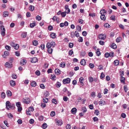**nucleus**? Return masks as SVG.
Wrapping results in <instances>:
<instances>
[{
  "instance_id": "1",
  "label": "nucleus",
  "mask_w": 129,
  "mask_h": 129,
  "mask_svg": "<svg viewBox=\"0 0 129 129\" xmlns=\"http://www.w3.org/2000/svg\"><path fill=\"white\" fill-rule=\"evenodd\" d=\"M56 44L54 41H52L51 43H48L47 44L46 47L53 48L55 46Z\"/></svg>"
},
{
  "instance_id": "2",
  "label": "nucleus",
  "mask_w": 129,
  "mask_h": 129,
  "mask_svg": "<svg viewBox=\"0 0 129 129\" xmlns=\"http://www.w3.org/2000/svg\"><path fill=\"white\" fill-rule=\"evenodd\" d=\"M98 38L99 39L105 40L106 38V35L105 34H101L98 36Z\"/></svg>"
},
{
  "instance_id": "3",
  "label": "nucleus",
  "mask_w": 129,
  "mask_h": 129,
  "mask_svg": "<svg viewBox=\"0 0 129 129\" xmlns=\"http://www.w3.org/2000/svg\"><path fill=\"white\" fill-rule=\"evenodd\" d=\"M1 30V34L3 37H4L5 34V29L4 26H2L0 28Z\"/></svg>"
},
{
  "instance_id": "4",
  "label": "nucleus",
  "mask_w": 129,
  "mask_h": 129,
  "mask_svg": "<svg viewBox=\"0 0 129 129\" xmlns=\"http://www.w3.org/2000/svg\"><path fill=\"white\" fill-rule=\"evenodd\" d=\"M5 66L6 67L11 68L12 67V64L11 62H7L5 63Z\"/></svg>"
},
{
  "instance_id": "5",
  "label": "nucleus",
  "mask_w": 129,
  "mask_h": 129,
  "mask_svg": "<svg viewBox=\"0 0 129 129\" xmlns=\"http://www.w3.org/2000/svg\"><path fill=\"white\" fill-rule=\"evenodd\" d=\"M22 101L23 103L27 104H29L30 102L29 98H26L25 99H23L22 100Z\"/></svg>"
},
{
  "instance_id": "6",
  "label": "nucleus",
  "mask_w": 129,
  "mask_h": 129,
  "mask_svg": "<svg viewBox=\"0 0 129 129\" xmlns=\"http://www.w3.org/2000/svg\"><path fill=\"white\" fill-rule=\"evenodd\" d=\"M71 80L69 78H67L63 80V82L64 84H66L67 83H69L70 82Z\"/></svg>"
},
{
  "instance_id": "7",
  "label": "nucleus",
  "mask_w": 129,
  "mask_h": 129,
  "mask_svg": "<svg viewBox=\"0 0 129 129\" xmlns=\"http://www.w3.org/2000/svg\"><path fill=\"white\" fill-rule=\"evenodd\" d=\"M68 6L67 5H66L64 6V8L66 9L65 12L67 13V14H69L70 12V10L68 8Z\"/></svg>"
},
{
  "instance_id": "8",
  "label": "nucleus",
  "mask_w": 129,
  "mask_h": 129,
  "mask_svg": "<svg viewBox=\"0 0 129 129\" xmlns=\"http://www.w3.org/2000/svg\"><path fill=\"white\" fill-rule=\"evenodd\" d=\"M9 55V52L7 51H6L4 52V55H2V56L4 58H6V56H8Z\"/></svg>"
},
{
  "instance_id": "9",
  "label": "nucleus",
  "mask_w": 129,
  "mask_h": 129,
  "mask_svg": "<svg viewBox=\"0 0 129 129\" xmlns=\"http://www.w3.org/2000/svg\"><path fill=\"white\" fill-rule=\"evenodd\" d=\"M6 106L7 109L9 110V108H10V106L11 105L9 101H7L6 102Z\"/></svg>"
},
{
  "instance_id": "10",
  "label": "nucleus",
  "mask_w": 129,
  "mask_h": 129,
  "mask_svg": "<svg viewBox=\"0 0 129 129\" xmlns=\"http://www.w3.org/2000/svg\"><path fill=\"white\" fill-rule=\"evenodd\" d=\"M38 61V59L36 57H34L32 58L31 60V62L32 63H35Z\"/></svg>"
},
{
  "instance_id": "11",
  "label": "nucleus",
  "mask_w": 129,
  "mask_h": 129,
  "mask_svg": "<svg viewBox=\"0 0 129 129\" xmlns=\"http://www.w3.org/2000/svg\"><path fill=\"white\" fill-rule=\"evenodd\" d=\"M55 73L56 74L59 75L60 74V71L58 69H56L55 70Z\"/></svg>"
},
{
  "instance_id": "12",
  "label": "nucleus",
  "mask_w": 129,
  "mask_h": 129,
  "mask_svg": "<svg viewBox=\"0 0 129 129\" xmlns=\"http://www.w3.org/2000/svg\"><path fill=\"white\" fill-rule=\"evenodd\" d=\"M26 63V60L24 59H22L20 62L21 65H23L25 64Z\"/></svg>"
},
{
  "instance_id": "13",
  "label": "nucleus",
  "mask_w": 129,
  "mask_h": 129,
  "mask_svg": "<svg viewBox=\"0 0 129 129\" xmlns=\"http://www.w3.org/2000/svg\"><path fill=\"white\" fill-rule=\"evenodd\" d=\"M10 84L12 86H14L16 85L15 81L13 80H11L10 81Z\"/></svg>"
},
{
  "instance_id": "14",
  "label": "nucleus",
  "mask_w": 129,
  "mask_h": 129,
  "mask_svg": "<svg viewBox=\"0 0 129 129\" xmlns=\"http://www.w3.org/2000/svg\"><path fill=\"white\" fill-rule=\"evenodd\" d=\"M107 11L105 9H103L101 10L100 13L101 15H105V14L107 13Z\"/></svg>"
},
{
  "instance_id": "15",
  "label": "nucleus",
  "mask_w": 129,
  "mask_h": 129,
  "mask_svg": "<svg viewBox=\"0 0 129 129\" xmlns=\"http://www.w3.org/2000/svg\"><path fill=\"white\" fill-rule=\"evenodd\" d=\"M29 10L30 11H33L34 10L35 7L32 5H30L29 7Z\"/></svg>"
},
{
  "instance_id": "16",
  "label": "nucleus",
  "mask_w": 129,
  "mask_h": 129,
  "mask_svg": "<svg viewBox=\"0 0 129 129\" xmlns=\"http://www.w3.org/2000/svg\"><path fill=\"white\" fill-rule=\"evenodd\" d=\"M7 96L9 97L11 96L12 95V92L10 91L9 90L7 91Z\"/></svg>"
},
{
  "instance_id": "17",
  "label": "nucleus",
  "mask_w": 129,
  "mask_h": 129,
  "mask_svg": "<svg viewBox=\"0 0 129 129\" xmlns=\"http://www.w3.org/2000/svg\"><path fill=\"white\" fill-rule=\"evenodd\" d=\"M76 111L77 109L76 108H74L72 109L71 112L72 114H74L76 113Z\"/></svg>"
},
{
  "instance_id": "18",
  "label": "nucleus",
  "mask_w": 129,
  "mask_h": 129,
  "mask_svg": "<svg viewBox=\"0 0 129 129\" xmlns=\"http://www.w3.org/2000/svg\"><path fill=\"white\" fill-rule=\"evenodd\" d=\"M48 48V52L50 54H51L52 53L53 51V48H52L50 47H47Z\"/></svg>"
},
{
  "instance_id": "19",
  "label": "nucleus",
  "mask_w": 129,
  "mask_h": 129,
  "mask_svg": "<svg viewBox=\"0 0 129 129\" xmlns=\"http://www.w3.org/2000/svg\"><path fill=\"white\" fill-rule=\"evenodd\" d=\"M56 123L57 125H61L62 124V121L61 120H58L57 121Z\"/></svg>"
},
{
  "instance_id": "20",
  "label": "nucleus",
  "mask_w": 129,
  "mask_h": 129,
  "mask_svg": "<svg viewBox=\"0 0 129 129\" xmlns=\"http://www.w3.org/2000/svg\"><path fill=\"white\" fill-rule=\"evenodd\" d=\"M9 13L7 11H6L4 12L3 13V16L4 17H6L8 16L9 15Z\"/></svg>"
},
{
  "instance_id": "21",
  "label": "nucleus",
  "mask_w": 129,
  "mask_h": 129,
  "mask_svg": "<svg viewBox=\"0 0 129 129\" xmlns=\"http://www.w3.org/2000/svg\"><path fill=\"white\" fill-rule=\"evenodd\" d=\"M50 37L53 39L55 38L56 35L54 33H52L50 35Z\"/></svg>"
},
{
  "instance_id": "22",
  "label": "nucleus",
  "mask_w": 129,
  "mask_h": 129,
  "mask_svg": "<svg viewBox=\"0 0 129 129\" xmlns=\"http://www.w3.org/2000/svg\"><path fill=\"white\" fill-rule=\"evenodd\" d=\"M65 66V63L64 62H62L60 64L59 66L62 68H64Z\"/></svg>"
},
{
  "instance_id": "23",
  "label": "nucleus",
  "mask_w": 129,
  "mask_h": 129,
  "mask_svg": "<svg viewBox=\"0 0 129 129\" xmlns=\"http://www.w3.org/2000/svg\"><path fill=\"white\" fill-rule=\"evenodd\" d=\"M86 62L85 60L84 59H82L80 62V63L81 65L84 66Z\"/></svg>"
},
{
  "instance_id": "24",
  "label": "nucleus",
  "mask_w": 129,
  "mask_h": 129,
  "mask_svg": "<svg viewBox=\"0 0 129 129\" xmlns=\"http://www.w3.org/2000/svg\"><path fill=\"white\" fill-rule=\"evenodd\" d=\"M119 61L118 60H116L114 61V64L115 66H118L119 63Z\"/></svg>"
},
{
  "instance_id": "25",
  "label": "nucleus",
  "mask_w": 129,
  "mask_h": 129,
  "mask_svg": "<svg viewBox=\"0 0 129 129\" xmlns=\"http://www.w3.org/2000/svg\"><path fill=\"white\" fill-rule=\"evenodd\" d=\"M27 33L26 32H24L21 34L22 37L23 38H25L27 36Z\"/></svg>"
},
{
  "instance_id": "26",
  "label": "nucleus",
  "mask_w": 129,
  "mask_h": 129,
  "mask_svg": "<svg viewBox=\"0 0 129 129\" xmlns=\"http://www.w3.org/2000/svg\"><path fill=\"white\" fill-rule=\"evenodd\" d=\"M36 85L37 83L34 81L32 82L31 84V85L32 87H35L36 86Z\"/></svg>"
},
{
  "instance_id": "27",
  "label": "nucleus",
  "mask_w": 129,
  "mask_h": 129,
  "mask_svg": "<svg viewBox=\"0 0 129 129\" xmlns=\"http://www.w3.org/2000/svg\"><path fill=\"white\" fill-rule=\"evenodd\" d=\"M100 17L101 19L104 21H105L106 20V17L105 15H101L100 16Z\"/></svg>"
},
{
  "instance_id": "28",
  "label": "nucleus",
  "mask_w": 129,
  "mask_h": 129,
  "mask_svg": "<svg viewBox=\"0 0 129 129\" xmlns=\"http://www.w3.org/2000/svg\"><path fill=\"white\" fill-rule=\"evenodd\" d=\"M121 77V79L120 80V81L122 83L124 84H125V79L124 77H123L122 76Z\"/></svg>"
},
{
  "instance_id": "29",
  "label": "nucleus",
  "mask_w": 129,
  "mask_h": 129,
  "mask_svg": "<svg viewBox=\"0 0 129 129\" xmlns=\"http://www.w3.org/2000/svg\"><path fill=\"white\" fill-rule=\"evenodd\" d=\"M112 48L114 49H116L117 48V46L114 43H113L111 45Z\"/></svg>"
},
{
  "instance_id": "30",
  "label": "nucleus",
  "mask_w": 129,
  "mask_h": 129,
  "mask_svg": "<svg viewBox=\"0 0 129 129\" xmlns=\"http://www.w3.org/2000/svg\"><path fill=\"white\" fill-rule=\"evenodd\" d=\"M87 109L85 107H83L82 108V111L83 113H85L86 112Z\"/></svg>"
},
{
  "instance_id": "31",
  "label": "nucleus",
  "mask_w": 129,
  "mask_h": 129,
  "mask_svg": "<svg viewBox=\"0 0 129 129\" xmlns=\"http://www.w3.org/2000/svg\"><path fill=\"white\" fill-rule=\"evenodd\" d=\"M33 44L35 46H36L38 44V42L37 40H35L33 41Z\"/></svg>"
},
{
  "instance_id": "32",
  "label": "nucleus",
  "mask_w": 129,
  "mask_h": 129,
  "mask_svg": "<svg viewBox=\"0 0 129 129\" xmlns=\"http://www.w3.org/2000/svg\"><path fill=\"white\" fill-rule=\"evenodd\" d=\"M122 39V38L121 37H119L118 38H117L116 40V42H117L118 43L119 42H120Z\"/></svg>"
},
{
  "instance_id": "33",
  "label": "nucleus",
  "mask_w": 129,
  "mask_h": 129,
  "mask_svg": "<svg viewBox=\"0 0 129 129\" xmlns=\"http://www.w3.org/2000/svg\"><path fill=\"white\" fill-rule=\"evenodd\" d=\"M88 79L90 83L92 82L93 81V79L92 77H89Z\"/></svg>"
},
{
  "instance_id": "34",
  "label": "nucleus",
  "mask_w": 129,
  "mask_h": 129,
  "mask_svg": "<svg viewBox=\"0 0 129 129\" xmlns=\"http://www.w3.org/2000/svg\"><path fill=\"white\" fill-rule=\"evenodd\" d=\"M77 29L79 31H81V27L79 25H77L76 26Z\"/></svg>"
},
{
  "instance_id": "35",
  "label": "nucleus",
  "mask_w": 129,
  "mask_h": 129,
  "mask_svg": "<svg viewBox=\"0 0 129 129\" xmlns=\"http://www.w3.org/2000/svg\"><path fill=\"white\" fill-rule=\"evenodd\" d=\"M47 125L46 123H44L42 125V127L44 129H45L47 127Z\"/></svg>"
},
{
  "instance_id": "36",
  "label": "nucleus",
  "mask_w": 129,
  "mask_h": 129,
  "mask_svg": "<svg viewBox=\"0 0 129 129\" xmlns=\"http://www.w3.org/2000/svg\"><path fill=\"white\" fill-rule=\"evenodd\" d=\"M43 102L47 103L48 101V99L46 98L45 97L43 99Z\"/></svg>"
},
{
  "instance_id": "37",
  "label": "nucleus",
  "mask_w": 129,
  "mask_h": 129,
  "mask_svg": "<svg viewBox=\"0 0 129 129\" xmlns=\"http://www.w3.org/2000/svg\"><path fill=\"white\" fill-rule=\"evenodd\" d=\"M61 85V83L59 82H57L56 84V87L57 88H59Z\"/></svg>"
},
{
  "instance_id": "38",
  "label": "nucleus",
  "mask_w": 129,
  "mask_h": 129,
  "mask_svg": "<svg viewBox=\"0 0 129 129\" xmlns=\"http://www.w3.org/2000/svg\"><path fill=\"white\" fill-rule=\"evenodd\" d=\"M49 92L47 91H46L44 94L45 96V97H47L49 95Z\"/></svg>"
},
{
  "instance_id": "39",
  "label": "nucleus",
  "mask_w": 129,
  "mask_h": 129,
  "mask_svg": "<svg viewBox=\"0 0 129 129\" xmlns=\"http://www.w3.org/2000/svg\"><path fill=\"white\" fill-rule=\"evenodd\" d=\"M36 25L35 23V22H33L32 23H30V26L31 28H33Z\"/></svg>"
},
{
  "instance_id": "40",
  "label": "nucleus",
  "mask_w": 129,
  "mask_h": 129,
  "mask_svg": "<svg viewBox=\"0 0 129 129\" xmlns=\"http://www.w3.org/2000/svg\"><path fill=\"white\" fill-rule=\"evenodd\" d=\"M110 19L111 20L115 21L116 20L115 16L114 15H112L110 17Z\"/></svg>"
},
{
  "instance_id": "41",
  "label": "nucleus",
  "mask_w": 129,
  "mask_h": 129,
  "mask_svg": "<svg viewBox=\"0 0 129 129\" xmlns=\"http://www.w3.org/2000/svg\"><path fill=\"white\" fill-rule=\"evenodd\" d=\"M36 19L38 21H40L41 19V18L39 15H37L36 17Z\"/></svg>"
},
{
  "instance_id": "42",
  "label": "nucleus",
  "mask_w": 129,
  "mask_h": 129,
  "mask_svg": "<svg viewBox=\"0 0 129 129\" xmlns=\"http://www.w3.org/2000/svg\"><path fill=\"white\" fill-rule=\"evenodd\" d=\"M67 13L66 12H62L61 13V14L62 17H64L66 15Z\"/></svg>"
},
{
  "instance_id": "43",
  "label": "nucleus",
  "mask_w": 129,
  "mask_h": 129,
  "mask_svg": "<svg viewBox=\"0 0 129 129\" xmlns=\"http://www.w3.org/2000/svg\"><path fill=\"white\" fill-rule=\"evenodd\" d=\"M1 97L3 99H4L6 97V94L4 92H2L1 94Z\"/></svg>"
},
{
  "instance_id": "44",
  "label": "nucleus",
  "mask_w": 129,
  "mask_h": 129,
  "mask_svg": "<svg viewBox=\"0 0 129 129\" xmlns=\"http://www.w3.org/2000/svg\"><path fill=\"white\" fill-rule=\"evenodd\" d=\"M104 26L106 28H109L110 27V25L108 23H105L104 24Z\"/></svg>"
},
{
  "instance_id": "45",
  "label": "nucleus",
  "mask_w": 129,
  "mask_h": 129,
  "mask_svg": "<svg viewBox=\"0 0 129 129\" xmlns=\"http://www.w3.org/2000/svg\"><path fill=\"white\" fill-rule=\"evenodd\" d=\"M5 48L8 51H10L11 49V47L10 46L7 45L5 46Z\"/></svg>"
},
{
  "instance_id": "46",
  "label": "nucleus",
  "mask_w": 129,
  "mask_h": 129,
  "mask_svg": "<svg viewBox=\"0 0 129 129\" xmlns=\"http://www.w3.org/2000/svg\"><path fill=\"white\" fill-rule=\"evenodd\" d=\"M19 47V46L18 44H16L15 46H14V49L16 50H17L18 49Z\"/></svg>"
},
{
  "instance_id": "47",
  "label": "nucleus",
  "mask_w": 129,
  "mask_h": 129,
  "mask_svg": "<svg viewBox=\"0 0 129 129\" xmlns=\"http://www.w3.org/2000/svg\"><path fill=\"white\" fill-rule=\"evenodd\" d=\"M16 106L17 107H19L21 106V103L20 102H18L16 103Z\"/></svg>"
},
{
  "instance_id": "48",
  "label": "nucleus",
  "mask_w": 129,
  "mask_h": 129,
  "mask_svg": "<svg viewBox=\"0 0 129 129\" xmlns=\"http://www.w3.org/2000/svg\"><path fill=\"white\" fill-rule=\"evenodd\" d=\"M52 20L54 21H57L59 19V18H57L56 16H54L52 18Z\"/></svg>"
},
{
  "instance_id": "49",
  "label": "nucleus",
  "mask_w": 129,
  "mask_h": 129,
  "mask_svg": "<svg viewBox=\"0 0 129 129\" xmlns=\"http://www.w3.org/2000/svg\"><path fill=\"white\" fill-rule=\"evenodd\" d=\"M50 115L52 116H54L55 115V112L54 111H52L50 113Z\"/></svg>"
},
{
  "instance_id": "50",
  "label": "nucleus",
  "mask_w": 129,
  "mask_h": 129,
  "mask_svg": "<svg viewBox=\"0 0 129 129\" xmlns=\"http://www.w3.org/2000/svg\"><path fill=\"white\" fill-rule=\"evenodd\" d=\"M52 102L53 103L56 104L57 103V101L56 99H53L52 100Z\"/></svg>"
},
{
  "instance_id": "51",
  "label": "nucleus",
  "mask_w": 129,
  "mask_h": 129,
  "mask_svg": "<svg viewBox=\"0 0 129 129\" xmlns=\"http://www.w3.org/2000/svg\"><path fill=\"white\" fill-rule=\"evenodd\" d=\"M83 39L82 37H80L78 39V41L79 42H82L83 41Z\"/></svg>"
},
{
  "instance_id": "52",
  "label": "nucleus",
  "mask_w": 129,
  "mask_h": 129,
  "mask_svg": "<svg viewBox=\"0 0 129 129\" xmlns=\"http://www.w3.org/2000/svg\"><path fill=\"white\" fill-rule=\"evenodd\" d=\"M73 46H74V44H73V43H69V47L70 48H72L73 47Z\"/></svg>"
},
{
  "instance_id": "53",
  "label": "nucleus",
  "mask_w": 129,
  "mask_h": 129,
  "mask_svg": "<svg viewBox=\"0 0 129 129\" xmlns=\"http://www.w3.org/2000/svg\"><path fill=\"white\" fill-rule=\"evenodd\" d=\"M28 111L29 112H30L31 111L32 112L33 111L34 109L33 107H30L28 109Z\"/></svg>"
},
{
  "instance_id": "54",
  "label": "nucleus",
  "mask_w": 129,
  "mask_h": 129,
  "mask_svg": "<svg viewBox=\"0 0 129 129\" xmlns=\"http://www.w3.org/2000/svg\"><path fill=\"white\" fill-rule=\"evenodd\" d=\"M75 33L74 31H72L71 34V37L72 38H73L75 37Z\"/></svg>"
},
{
  "instance_id": "55",
  "label": "nucleus",
  "mask_w": 129,
  "mask_h": 129,
  "mask_svg": "<svg viewBox=\"0 0 129 129\" xmlns=\"http://www.w3.org/2000/svg\"><path fill=\"white\" fill-rule=\"evenodd\" d=\"M41 106L42 108H44L46 106V104L44 103H41Z\"/></svg>"
},
{
  "instance_id": "56",
  "label": "nucleus",
  "mask_w": 129,
  "mask_h": 129,
  "mask_svg": "<svg viewBox=\"0 0 129 129\" xmlns=\"http://www.w3.org/2000/svg\"><path fill=\"white\" fill-rule=\"evenodd\" d=\"M39 119L40 121H42L43 120V116L41 115L39 117Z\"/></svg>"
},
{
  "instance_id": "57",
  "label": "nucleus",
  "mask_w": 129,
  "mask_h": 129,
  "mask_svg": "<svg viewBox=\"0 0 129 129\" xmlns=\"http://www.w3.org/2000/svg\"><path fill=\"white\" fill-rule=\"evenodd\" d=\"M51 78L52 80L55 79V78L56 77V76L54 75H51Z\"/></svg>"
},
{
  "instance_id": "58",
  "label": "nucleus",
  "mask_w": 129,
  "mask_h": 129,
  "mask_svg": "<svg viewBox=\"0 0 129 129\" xmlns=\"http://www.w3.org/2000/svg\"><path fill=\"white\" fill-rule=\"evenodd\" d=\"M94 114H95L97 115H98L100 113L99 111L98 110H96L95 111Z\"/></svg>"
},
{
  "instance_id": "59",
  "label": "nucleus",
  "mask_w": 129,
  "mask_h": 129,
  "mask_svg": "<svg viewBox=\"0 0 129 129\" xmlns=\"http://www.w3.org/2000/svg\"><path fill=\"white\" fill-rule=\"evenodd\" d=\"M89 66L90 68H93L94 67V64L91 63H90L89 64Z\"/></svg>"
},
{
  "instance_id": "60",
  "label": "nucleus",
  "mask_w": 129,
  "mask_h": 129,
  "mask_svg": "<svg viewBox=\"0 0 129 129\" xmlns=\"http://www.w3.org/2000/svg\"><path fill=\"white\" fill-rule=\"evenodd\" d=\"M73 53V51L72 50H71L69 51V54L70 56H71Z\"/></svg>"
},
{
  "instance_id": "61",
  "label": "nucleus",
  "mask_w": 129,
  "mask_h": 129,
  "mask_svg": "<svg viewBox=\"0 0 129 129\" xmlns=\"http://www.w3.org/2000/svg\"><path fill=\"white\" fill-rule=\"evenodd\" d=\"M83 20L81 19H79L78 21V22L81 24L83 23Z\"/></svg>"
},
{
  "instance_id": "62",
  "label": "nucleus",
  "mask_w": 129,
  "mask_h": 129,
  "mask_svg": "<svg viewBox=\"0 0 129 129\" xmlns=\"http://www.w3.org/2000/svg\"><path fill=\"white\" fill-rule=\"evenodd\" d=\"M121 116L122 118H125L126 117V115L124 113H122L121 114Z\"/></svg>"
},
{
  "instance_id": "63",
  "label": "nucleus",
  "mask_w": 129,
  "mask_h": 129,
  "mask_svg": "<svg viewBox=\"0 0 129 129\" xmlns=\"http://www.w3.org/2000/svg\"><path fill=\"white\" fill-rule=\"evenodd\" d=\"M8 117L10 118H12L13 117L12 115L10 113L8 114Z\"/></svg>"
},
{
  "instance_id": "64",
  "label": "nucleus",
  "mask_w": 129,
  "mask_h": 129,
  "mask_svg": "<svg viewBox=\"0 0 129 129\" xmlns=\"http://www.w3.org/2000/svg\"><path fill=\"white\" fill-rule=\"evenodd\" d=\"M71 126L70 124H68L66 126V129H70Z\"/></svg>"
}]
</instances>
